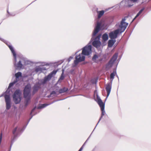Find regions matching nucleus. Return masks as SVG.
I'll return each mask as SVG.
<instances>
[{"instance_id":"nucleus-14","label":"nucleus","mask_w":151,"mask_h":151,"mask_svg":"<svg viewBox=\"0 0 151 151\" xmlns=\"http://www.w3.org/2000/svg\"><path fill=\"white\" fill-rule=\"evenodd\" d=\"M130 0H123L121 3V4H124V6H125L131 7L133 4H129Z\"/></svg>"},{"instance_id":"nucleus-32","label":"nucleus","mask_w":151,"mask_h":151,"mask_svg":"<svg viewBox=\"0 0 151 151\" xmlns=\"http://www.w3.org/2000/svg\"><path fill=\"white\" fill-rule=\"evenodd\" d=\"M35 108H34L33 109L32 111V112H31V113H32V112H33V111L34 110H35Z\"/></svg>"},{"instance_id":"nucleus-22","label":"nucleus","mask_w":151,"mask_h":151,"mask_svg":"<svg viewBox=\"0 0 151 151\" xmlns=\"http://www.w3.org/2000/svg\"><path fill=\"white\" fill-rule=\"evenodd\" d=\"M144 9L145 8H143L140 10V11L137 14L135 17L133 19V20L132 21V22H133L138 16H139V15L142 13V11L144 10Z\"/></svg>"},{"instance_id":"nucleus-23","label":"nucleus","mask_w":151,"mask_h":151,"mask_svg":"<svg viewBox=\"0 0 151 151\" xmlns=\"http://www.w3.org/2000/svg\"><path fill=\"white\" fill-rule=\"evenodd\" d=\"M64 70H63L62 73L61 75V76L58 81V82H60L61 81L63 80L64 79V78H65V76L64 75Z\"/></svg>"},{"instance_id":"nucleus-6","label":"nucleus","mask_w":151,"mask_h":151,"mask_svg":"<svg viewBox=\"0 0 151 151\" xmlns=\"http://www.w3.org/2000/svg\"><path fill=\"white\" fill-rule=\"evenodd\" d=\"M13 100L16 104L19 103L22 99V92L19 89L16 90L12 95Z\"/></svg>"},{"instance_id":"nucleus-20","label":"nucleus","mask_w":151,"mask_h":151,"mask_svg":"<svg viewBox=\"0 0 151 151\" xmlns=\"http://www.w3.org/2000/svg\"><path fill=\"white\" fill-rule=\"evenodd\" d=\"M51 104H41L40 105L38 106L37 108L38 109H41L42 108H44L46 107V106L50 105Z\"/></svg>"},{"instance_id":"nucleus-36","label":"nucleus","mask_w":151,"mask_h":151,"mask_svg":"<svg viewBox=\"0 0 151 151\" xmlns=\"http://www.w3.org/2000/svg\"><path fill=\"white\" fill-rule=\"evenodd\" d=\"M108 66L109 67H109V66L108 65V64L107 66H106V67Z\"/></svg>"},{"instance_id":"nucleus-8","label":"nucleus","mask_w":151,"mask_h":151,"mask_svg":"<svg viewBox=\"0 0 151 151\" xmlns=\"http://www.w3.org/2000/svg\"><path fill=\"white\" fill-rule=\"evenodd\" d=\"M76 60L74 61V63L75 65H77L79 62H81L84 60L85 59V55L81 54H80L78 55H76Z\"/></svg>"},{"instance_id":"nucleus-9","label":"nucleus","mask_w":151,"mask_h":151,"mask_svg":"<svg viewBox=\"0 0 151 151\" xmlns=\"http://www.w3.org/2000/svg\"><path fill=\"white\" fill-rule=\"evenodd\" d=\"M97 101L101 108V110L102 111L101 113H104L105 112L104 111V104L103 102L100 98L97 95Z\"/></svg>"},{"instance_id":"nucleus-19","label":"nucleus","mask_w":151,"mask_h":151,"mask_svg":"<svg viewBox=\"0 0 151 151\" xmlns=\"http://www.w3.org/2000/svg\"><path fill=\"white\" fill-rule=\"evenodd\" d=\"M40 88V87L39 86L36 84L35 85L33 88L32 92L33 94H34L36 92H37Z\"/></svg>"},{"instance_id":"nucleus-31","label":"nucleus","mask_w":151,"mask_h":151,"mask_svg":"<svg viewBox=\"0 0 151 151\" xmlns=\"http://www.w3.org/2000/svg\"><path fill=\"white\" fill-rule=\"evenodd\" d=\"M6 41H5L4 40V42L5 43H6ZM7 45L8 46V47H9V45H8L7 44ZM10 46H11V45H10ZM11 46L13 47H12V45H11Z\"/></svg>"},{"instance_id":"nucleus-21","label":"nucleus","mask_w":151,"mask_h":151,"mask_svg":"<svg viewBox=\"0 0 151 151\" xmlns=\"http://www.w3.org/2000/svg\"><path fill=\"white\" fill-rule=\"evenodd\" d=\"M144 9L145 8H143L140 10V11L137 14L135 17L133 19V20L132 21V22H133L138 16H139V15L142 13V11L144 10Z\"/></svg>"},{"instance_id":"nucleus-5","label":"nucleus","mask_w":151,"mask_h":151,"mask_svg":"<svg viewBox=\"0 0 151 151\" xmlns=\"http://www.w3.org/2000/svg\"><path fill=\"white\" fill-rule=\"evenodd\" d=\"M9 48L11 50L13 56L14 57V65L16 69H21L23 65L22 64V61L19 60L17 63L16 64L17 62V58H16V55L15 52L14 48L11 46H9Z\"/></svg>"},{"instance_id":"nucleus-26","label":"nucleus","mask_w":151,"mask_h":151,"mask_svg":"<svg viewBox=\"0 0 151 151\" xmlns=\"http://www.w3.org/2000/svg\"><path fill=\"white\" fill-rule=\"evenodd\" d=\"M104 11L103 10L98 12V18H100L104 14Z\"/></svg>"},{"instance_id":"nucleus-2","label":"nucleus","mask_w":151,"mask_h":151,"mask_svg":"<svg viewBox=\"0 0 151 151\" xmlns=\"http://www.w3.org/2000/svg\"><path fill=\"white\" fill-rule=\"evenodd\" d=\"M102 24V21L98 22L93 32L92 37L90 41L89 44L93 40L94 37L98 33L100 29V28ZM82 54L88 56L91 54L92 46L90 45H88L84 47L82 49Z\"/></svg>"},{"instance_id":"nucleus-13","label":"nucleus","mask_w":151,"mask_h":151,"mask_svg":"<svg viewBox=\"0 0 151 151\" xmlns=\"http://www.w3.org/2000/svg\"><path fill=\"white\" fill-rule=\"evenodd\" d=\"M92 60L94 62L98 63L99 62L102 61L103 60V58H100L99 56L95 54L92 58Z\"/></svg>"},{"instance_id":"nucleus-11","label":"nucleus","mask_w":151,"mask_h":151,"mask_svg":"<svg viewBox=\"0 0 151 151\" xmlns=\"http://www.w3.org/2000/svg\"><path fill=\"white\" fill-rule=\"evenodd\" d=\"M118 55V53H116L113 56L111 59L108 63V65L109 67H111L114 62L116 60Z\"/></svg>"},{"instance_id":"nucleus-12","label":"nucleus","mask_w":151,"mask_h":151,"mask_svg":"<svg viewBox=\"0 0 151 151\" xmlns=\"http://www.w3.org/2000/svg\"><path fill=\"white\" fill-rule=\"evenodd\" d=\"M111 88V85L109 83L106 86L105 89L107 92V95L106 98V100L107 99L110 93Z\"/></svg>"},{"instance_id":"nucleus-16","label":"nucleus","mask_w":151,"mask_h":151,"mask_svg":"<svg viewBox=\"0 0 151 151\" xmlns=\"http://www.w3.org/2000/svg\"><path fill=\"white\" fill-rule=\"evenodd\" d=\"M116 41L115 40H109L108 43V46L110 47H112Z\"/></svg>"},{"instance_id":"nucleus-10","label":"nucleus","mask_w":151,"mask_h":151,"mask_svg":"<svg viewBox=\"0 0 151 151\" xmlns=\"http://www.w3.org/2000/svg\"><path fill=\"white\" fill-rule=\"evenodd\" d=\"M57 72V70H54L50 73L48 76L45 77L43 83H45L48 81L50 80L54 75H55Z\"/></svg>"},{"instance_id":"nucleus-18","label":"nucleus","mask_w":151,"mask_h":151,"mask_svg":"<svg viewBox=\"0 0 151 151\" xmlns=\"http://www.w3.org/2000/svg\"><path fill=\"white\" fill-rule=\"evenodd\" d=\"M46 70V69L45 68L42 67L41 68L39 67H36L35 69V71L37 72H41L43 70Z\"/></svg>"},{"instance_id":"nucleus-38","label":"nucleus","mask_w":151,"mask_h":151,"mask_svg":"<svg viewBox=\"0 0 151 151\" xmlns=\"http://www.w3.org/2000/svg\"><path fill=\"white\" fill-rule=\"evenodd\" d=\"M7 12L8 13H9V12H8V10L7 11Z\"/></svg>"},{"instance_id":"nucleus-4","label":"nucleus","mask_w":151,"mask_h":151,"mask_svg":"<svg viewBox=\"0 0 151 151\" xmlns=\"http://www.w3.org/2000/svg\"><path fill=\"white\" fill-rule=\"evenodd\" d=\"M31 89V85L29 83L25 86L24 90V96L26 101V106L27 105L30 99Z\"/></svg>"},{"instance_id":"nucleus-28","label":"nucleus","mask_w":151,"mask_h":151,"mask_svg":"<svg viewBox=\"0 0 151 151\" xmlns=\"http://www.w3.org/2000/svg\"><path fill=\"white\" fill-rule=\"evenodd\" d=\"M73 58V57H70L68 59V62L70 61V60Z\"/></svg>"},{"instance_id":"nucleus-41","label":"nucleus","mask_w":151,"mask_h":151,"mask_svg":"<svg viewBox=\"0 0 151 151\" xmlns=\"http://www.w3.org/2000/svg\"><path fill=\"white\" fill-rule=\"evenodd\" d=\"M63 62V61L61 63H62Z\"/></svg>"},{"instance_id":"nucleus-17","label":"nucleus","mask_w":151,"mask_h":151,"mask_svg":"<svg viewBox=\"0 0 151 151\" xmlns=\"http://www.w3.org/2000/svg\"><path fill=\"white\" fill-rule=\"evenodd\" d=\"M116 75V70H114L113 72L112 73L110 76V78L111 80V82L112 83L113 80L114 78V76Z\"/></svg>"},{"instance_id":"nucleus-7","label":"nucleus","mask_w":151,"mask_h":151,"mask_svg":"<svg viewBox=\"0 0 151 151\" xmlns=\"http://www.w3.org/2000/svg\"><path fill=\"white\" fill-rule=\"evenodd\" d=\"M101 36V34L99 35L94 39V40L92 42V45L94 47L96 48H98L101 45V43L100 41Z\"/></svg>"},{"instance_id":"nucleus-30","label":"nucleus","mask_w":151,"mask_h":151,"mask_svg":"<svg viewBox=\"0 0 151 151\" xmlns=\"http://www.w3.org/2000/svg\"><path fill=\"white\" fill-rule=\"evenodd\" d=\"M0 40H1V41H3V42H4V39H3L1 38H0Z\"/></svg>"},{"instance_id":"nucleus-25","label":"nucleus","mask_w":151,"mask_h":151,"mask_svg":"<svg viewBox=\"0 0 151 151\" xmlns=\"http://www.w3.org/2000/svg\"><path fill=\"white\" fill-rule=\"evenodd\" d=\"M68 90V89L67 88H64L62 89H60L59 90V92L60 93H64L67 91Z\"/></svg>"},{"instance_id":"nucleus-24","label":"nucleus","mask_w":151,"mask_h":151,"mask_svg":"<svg viewBox=\"0 0 151 151\" xmlns=\"http://www.w3.org/2000/svg\"><path fill=\"white\" fill-rule=\"evenodd\" d=\"M102 39L104 41H106L108 39V36L106 33H105L103 35Z\"/></svg>"},{"instance_id":"nucleus-37","label":"nucleus","mask_w":151,"mask_h":151,"mask_svg":"<svg viewBox=\"0 0 151 151\" xmlns=\"http://www.w3.org/2000/svg\"><path fill=\"white\" fill-rule=\"evenodd\" d=\"M78 52H76L75 53V54H76Z\"/></svg>"},{"instance_id":"nucleus-27","label":"nucleus","mask_w":151,"mask_h":151,"mask_svg":"<svg viewBox=\"0 0 151 151\" xmlns=\"http://www.w3.org/2000/svg\"><path fill=\"white\" fill-rule=\"evenodd\" d=\"M133 3H136L137 2L138 0H130Z\"/></svg>"},{"instance_id":"nucleus-3","label":"nucleus","mask_w":151,"mask_h":151,"mask_svg":"<svg viewBox=\"0 0 151 151\" xmlns=\"http://www.w3.org/2000/svg\"><path fill=\"white\" fill-rule=\"evenodd\" d=\"M127 17H126L122 19L119 25V29L115 30L109 33V37L111 39H113L116 38L119 32L122 33L125 30L128 24V23L125 22L126 18Z\"/></svg>"},{"instance_id":"nucleus-35","label":"nucleus","mask_w":151,"mask_h":151,"mask_svg":"<svg viewBox=\"0 0 151 151\" xmlns=\"http://www.w3.org/2000/svg\"><path fill=\"white\" fill-rule=\"evenodd\" d=\"M24 65H27V64L26 63V61H24Z\"/></svg>"},{"instance_id":"nucleus-29","label":"nucleus","mask_w":151,"mask_h":151,"mask_svg":"<svg viewBox=\"0 0 151 151\" xmlns=\"http://www.w3.org/2000/svg\"><path fill=\"white\" fill-rule=\"evenodd\" d=\"M83 149V146L80 148L78 151H81Z\"/></svg>"},{"instance_id":"nucleus-1","label":"nucleus","mask_w":151,"mask_h":151,"mask_svg":"<svg viewBox=\"0 0 151 151\" xmlns=\"http://www.w3.org/2000/svg\"><path fill=\"white\" fill-rule=\"evenodd\" d=\"M22 73L20 72H18L15 74V76L16 79L14 81L10 83L9 85L7 90L6 91L5 93L2 94L0 97L4 95L5 101L6 103V109L8 110L11 107V101L9 95L10 90L9 89L14 84H15L17 81V79L19 77L21 76Z\"/></svg>"},{"instance_id":"nucleus-33","label":"nucleus","mask_w":151,"mask_h":151,"mask_svg":"<svg viewBox=\"0 0 151 151\" xmlns=\"http://www.w3.org/2000/svg\"><path fill=\"white\" fill-rule=\"evenodd\" d=\"M104 114H102V115H101V117L100 118V120L101 119V118L103 116V115Z\"/></svg>"},{"instance_id":"nucleus-40","label":"nucleus","mask_w":151,"mask_h":151,"mask_svg":"<svg viewBox=\"0 0 151 151\" xmlns=\"http://www.w3.org/2000/svg\"><path fill=\"white\" fill-rule=\"evenodd\" d=\"M23 61H24H24H25V60H23Z\"/></svg>"},{"instance_id":"nucleus-39","label":"nucleus","mask_w":151,"mask_h":151,"mask_svg":"<svg viewBox=\"0 0 151 151\" xmlns=\"http://www.w3.org/2000/svg\"><path fill=\"white\" fill-rule=\"evenodd\" d=\"M32 118V116L31 117V118L30 119H31V118Z\"/></svg>"},{"instance_id":"nucleus-34","label":"nucleus","mask_w":151,"mask_h":151,"mask_svg":"<svg viewBox=\"0 0 151 151\" xmlns=\"http://www.w3.org/2000/svg\"><path fill=\"white\" fill-rule=\"evenodd\" d=\"M55 93V91H53L52 92V93H51L52 94V93Z\"/></svg>"},{"instance_id":"nucleus-15","label":"nucleus","mask_w":151,"mask_h":151,"mask_svg":"<svg viewBox=\"0 0 151 151\" xmlns=\"http://www.w3.org/2000/svg\"><path fill=\"white\" fill-rule=\"evenodd\" d=\"M21 129L19 128L18 127H16L13 131V133L14 135V137L18 135Z\"/></svg>"}]
</instances>
